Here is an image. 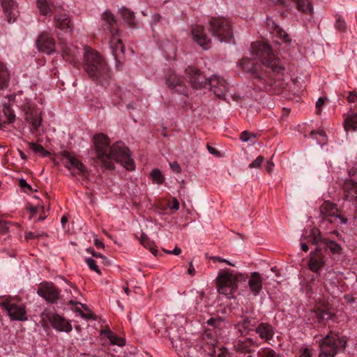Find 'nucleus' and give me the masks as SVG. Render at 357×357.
Returning <instances> with one entry per match:
<instances>
[{"instance_id":"nucleus-2","label":"nucleus","mask_w":357,"mask_h":357,"mask_svg":"<svg viewBox=\"0 0 357 357\" xmlns=\"http://www.w3.org/2000/svg\"><path fill=\"white\" fill-rule=\"evenodd\" d=\"M238 66L245 72L252 75L255 86L260 91L279 94L285 89L287 84L283 79L273 78L270 73L260 71L259 66L254 64L252 61L248 58H243L238 62Z\"/></svg>"},{"instance_id":"nucleus-36","label":"nucleus","mask_w":357,"mask_h":357,"mask_svg":"<svg viewBox=\"0 0 357 357\" xmlns=\"http://www.w3.org/2000/svg\"><path fill=\"white\" fill-rule=\"evenodd\" d=\"M102 333L105 334L106 337L109 340L111 344L114 345L123 347L126 344L125 339L118 337L115 333H114L111 331H102Z\"/></svg>"},{"instance_id":"nucleus-45","label":"nucleus","mask_w":357,"mask_h":357,"mask_svg":"<svg viewBox=\"0 0 357 357\" xmlns=\"http://www.w3.org/2000/svg\"><path fill=\"white\" fill-rule=\"evenodd\" d=\"M151 176L153 181L157 183L158 184H161L164 181V176L162 174V172L158 169H154L153 170H152L151 173Z\"/></svg>"},{"instance_id":"nucleus-47","label":"nucleus","mask_w":357,"mask_h":357,"mask_svg":"<svg viewBox=\"0 0 357 357\" xmlns=\"http://www.w3.org/2000/svg\"><path fill=\"white\" fill-rule=\"evenodd\" d=\"M86 263L91 270L96 272L98 275H101V271L99 269L98 266H97L96 261L93 259H86Z\"/></svg>"},{"instance_id":"nucleus-38","label":"nucleus","mask_w":357,"mask_h":357,"mask_svg":"<svg viewBox=\"0 0 357 357\" xmlns=\"http://www.w3.org/2000/svg\"><path fill=\"white\" fill-rule=\"evenodd\" d=\"M310 137L317 139V143L320 145L325 144L327 142V137L323 130H312Z\"/></svg>"},{"instance_id":"nucleus-20","label":"nucleus","mask_w":357,"mask_h":357,"mask_svg":"<svg viewBox=\"0 0 357 357\" xmlns=\"http://www.w3.org/2000/svg\"><path fill=\"white\" fill-rule=\"evenodd\" d=\"M324 264V256L321 252V249L317 246L315 250L310 253L308 267L312 271L317 273Z\"/></svg>"},{"instance_id":"nucleus-40","label":"nucleus","mask_w":357,"mask_h":357,"mask_svg":"<svg viewBox=\"0 0 357 357\" xmlns=\"http://www.w3.org/2000/svg\"><path fill=\"white\" fill-rule=\"evenodd\" d=\"M344 128L347 131H356L357 130V112L347 119Z\"/></svg>"},{"instance_id":"nucleus-4","label":"nucleus","mask_w":357,"mask_h":357,"mask_svg":"<svg viewBox=\"0 0 357 357\" xmlns=\"http://www.w3.org/2000/svg\"><path fill=\"white\" fill-rule=\"evenodd\" d=\"M250 52L255 59L271 70L275 75H283L285 67L281 59L273 52L271 45L266 43L256 41L251 43Z\"/></svg>"},{"instance_id":"nucleus-62","label":"nucleus","mask_w":357,"mask_h":357,"mask_svg":"<svg viewBox=\"0 0 357 357\" xmlns=\"http://www.w3.org/2000/svg\"><path fill=\"white\" fill-rule=\"evenodd\" d=\"M300 357H311L310 350L307 348L301 350Z\"/></svg>"},{"instance_id":"nucleus-17","label":"nucleus","mask_w":357,"mask_h":357,"mask_svg":"<svg viewBox=\"0 0 357 357\" xmlns=\"http://www.w3.org/2000/svg\"><path fill=\"white\" fill-rule=\"evenodd\" d=\"M194 40L203 49L208 50L211 46V39L206 36L204 28L202 25H195L192 28Z\"/></svg>"},{"instance_id":"nucleus-56","label":"nucleus","mask_w":357,"mask_h":357,"mask_svg":"<svg viewBox=\"0 0 357 357\" xmlns=\"http://www.w3.org/2000/svg\"><path fill=\"white\" fill-rule=\"evenodd\" d=\"M163 18L159 14H154L152 16V21L153 24H157L162 22Z\"/></svg>"},{"instance_id":"nucleus-18","label":"nucleus","mask_w":357,"mask_h":357,"mask_svg":"<svg viewBox=\"0 0 357 357\" xmlns=\"http://www.w3.org/2000/svg\"><path fill=\"white\" fill-rule=\"evenodd\" d=\"M39 51L51 54L55 51V43L54 38L47 33H42L36 41Z\"/></svg>"},{"instance_id":"nucleus-33","label":"nucleus","mask_w":357,"mask_h":357,"mask_svg":"<svg viewBox=\"0 0 357 357\" xmlns=\"http://www.w3.org/2000/svg\"><path fill=\"white\" fill-rule=\"evenodd\" d=\"M119 12L123 20L130 27H135V14L132 11L126 8H122Z\"/></svg>"},{"instance_id":"nucleus-41","label":"nucleus","mask_w":357,"mask_h":357,"mask_svg":"<svg viewBox=\"0 0 357 357\" xmlns=\"http://www.w3.org/2000/svg\"><path fill=\"white\" fill-rule=\"evenodd\" d=\"M3 116L7 119L6 122L8 123H12L15 121V115L14 114L13 110L11 109L10 105H4L3 107Z\"/></svg>"},{"instance_id":"nucleus-54","label":"nucleus","mask_w":357,"mask_h":357,"mask_svg":"<svg viewBox=\"0 0 357 357\" xmlns=\"http://www.w3.org/2000/svg\"><path fill=\"white\" fill-rule=\"evenodd\" d=\"M170 167L172 169V171L174 172L175 173L178 174L181 172V169L177 162L170 163Z\"/></svg>"},{"instance_id":"nucleus-48","label":"nucleus","mask_w":357,"mask_h":357,"mask_svg":"<svg viewBox=\"0 0 357 357\" xmlns=\"http://www.w3.org/2000/svg\"><path fill=\"white\" fill-rule=\"evenodd\" d=\"M335 28L340 31H344L346 29V23L340 15L336 16Z\"/></svg>"},{"instance_id":"nucleus-13","label":"nucleus","mask_w":357,"mask_h":357,"mask_svg":"<svg viewBox=\"0 0 357 357\" xmlns=\"http://www.w3.org/2000/svg\"><path fill=\"white\" fill-rule=\"evenodd\" d=\"M185 73L192 88L199 89L207 85V79L205 76L195 67L188 66Z\"/></svg>"},{"instance_id":"nucleus-3","label":"nucleus","mask_w":357,"mask_h":357,"mask_svg":"<svg viewBox=\"0 0 357 357\" xmlns=\"http://www.w3.org/2000/svg\"><path fill=\"white\" fill-rule=\"evenodd\" d=\"M83 68L89 78L96 84L104 86L109 83L111 73L108 65L96 50L85 47Z\"/></svg>"},{"instance_id":"nucleus-28","label":"nucleus","mask_w":357,"mask_h":357,"mask_svg":"<svg viewBox=\"0 0 357 357\" xmlns=\"http://www.w3.org/2000/svg\"><path fill=\"white\" fill-rule=\"evenodd\" d=\"M54 25L61 30L73 31V23L66 13L55 14L54 17Z\"/></svg>"},{"instance_id":"nucleus-23","label":"nucleus","mask_w":357,"mask_h":357,"mask_svg":"<svg viewBox=\"0 0 357 357\" xmlns=\"http://www.w3.org/2000/svg\"><path fill=\"white\" fill-rule=\"evenodd\" d=\"M309 315L314 322L322 323L326 320L332 319L335 313L328 308L324 307L312 310Z\"/></svg>"},{"instance_id":"nucleus-58","label":"nucleus","mask_w":357,"mask_h":357,"mask_svg":"<svg viewBox=\"0 0 357 357\" xmlns=\"http://www.w3.org/2000/svg\"><path fill=\"white\" fill-rule=\"evenodd\" d=\"M40 215L38 218V220L43 221L47 217V215H45V206L43 205L40 206Z\"/></svg>"},{"instance_id":"nucleus-53","label":"nucleus","mask_w":357,"mask_h":357,"mask_svg":"<svg viewBox=\"0 0 357 357\" xmlns=\"http://www.w3.org/2000/svg\"><path fill=\"white\" fill-rule=\"evenodd\" d=\"M26 208L30 212V213L31 214V215L30 217V219H31L33 215H36V213L38 211H40V206H30L26 207Z\"/></svg>"},{"instance_id":"nucleus-14","label":"nucleus","mask_w":357,"mask_h":357,"mask_svg":"<svg viewBox=\"0 0 357 357\" xmlns=\"http://www.w3.org/2000/svg\"><path fill=\"white\" fill-rule=\"evenodd\" d=\"M38 294L46 301L51 303H56L60 292L52 283L45 282L41 284L37 290Z\"/></svg>"},{"instance_id":"nucleus-50","label":"nucleus","mask_w":357,"mask_h":357,"mask_svg":"<svg viewBox=\"0 0 357 357\" xmlns=\"http://www.w3.org/2000/svg\"><path fill=\"white\" fill-rule=\"evenodd\" d=\"M252 137L255 138V135L249 132L248 131H243L241 132L240 139L243 142H248Z\"/></svg>"},{"instance_id":"nucleus-61","label":"nucleus","mask_w":357,"mask_h":357,"mask_svg":"<svg viewBox=\"0 0 357 357\" xmlns=\"http://www.w3.org/2000/svg\"><path fill=\"white\" fill-rule=\"evenodd\" d=\"M207 149L210 153L215 155L216 156L220 155V152L218 150H216L215 148H213V146H211L210 145H207Z\"/></svg>"},{"instance_id":"nucleus-16","label":"nucleus","mask_w":357,"mask_h":357,"mask_svg":"<svg viewBox=\"0 0 357 357\" xmlns=\"http://www.w3.org/2000/svg\"><path fill=\"white\" fill-rule=\"evenodd\" d=\"M207 84L210 85L211 90L217 97L225 99L228 90V84L223 78L213 75L207 80Z\"/></svg>"},{"instance_id":"nucleus-31","label":"nucleus","mask_w":357,"mask_h":357,"mask_svg":"<svg viewBox=\"0 0 357 357\" xmlns=\"http://www.w3.org/2000/svg\"><path fill=\"white\" fill-rule=\"evenodd\" d=\"M102 20L105 22L103 24L104 29H108L111 35L113 33H115L116 31H119L116 27V20L115 17L110 11H105L102 16Z\"/></svg>"},{"instance_id":"nucleus-27","label":"nucleus","mask_w":357,"mask_h":357,"mask_svg":"<svg viewBox=\"0 0 357 357\" xmlns=\"http://www.w3.org/2000/svg\"><path fill=\"white\" fill-rule=\"evenodd\" d=\"M54 328L59 331L70 332L72 331L71 324L63 317L55 314L50 319Z\"/></svg>"},{"instance_id":"nucleus-10","label":"nucleus","mask_w":357,"mask_h":357,"mask_svg":"<svg viewBox=\"0 0 357 357\" xmlns=\"http://www.w3.org/2000/svg\"><path fill=\"white\" fill-rule=\"evenodd\" d=\"M0 306L5 310L12 320L25 321L27 319L24 305L5 300L0 303Z\"/></svg>"},{"instance_id":"nucleus-25","label":"nucleus","mask_w":357,"mask_h":357,"mask_svg":"<svg viewBox=\"0 0 357 357\" xmlns=\"http://www.w3.org/2000/svg\"><path fill=\"white\" fill-rule=\"evenodd\" d=\"M167 84L168 86L178 93L185 94L187 92V88L184 84L183 79L175 74L169 75L167 79Z\"/></svg>"},{"instance_id":"nucleus-19","label":"nucleus","mask_w":357,"mask_h":357,"mask_svg":"<svg viewBox=\"0 0 357 357\" xmlns=\"http://www.w3.org/2000/svg\"><path fill=\"white\" fill-rule=\"evenodd\" d=\"M109 43L112 54L116 61H118L124 55V46L121 39L119 38V31H116L115 33L111 35Z\"/></svg>"},{"instance_id":"nucleus-11","label":"nucleus","mask_w":357,"mask_h":357,"mask_svg":"<svg viewBox=\"0 0 357 357\" xmlns=\"http://www.w3.org/2000/svg\"><path fill=\"white\" fill-rule=\"evenodd\" d=\"M320 213L323 218L331 223L339 221L340 224L343 225L347 222V218L337 214L336 204L329 201H325L321 204L320 206Z\"/></svg>"},{"instance_id":"nucleus-42","label":"nucleus","mask_w":357,"mask_h":357,"mask_svg":"<svg viewBox=\"0 0 357 357\" xmlns=\"http://www.w3.org/2000/svg\"><path fill=\"white\" fill-rule=\"evenodd\" d=\"M257 357H279V354L271 348L263 347L258 351Z\"/></svg>"},{"instance_id":"nucleus-22","label":"nucleus","mask_w":357,"mask_h":357,"mask_svg":"<svg viewBox=\"0 0 357 357\" xmlns=\"http://www.w3.org/2000/svg\"><path fill=\"white\" fill-rule=\"evenodd\" d=\"M267 25L270 27L271 32L276 37L278 40L275 42L278 43H283L287 46L291 44V39L289 34L283 29H282L274 21L268 20Z\"/></svg>"},{"instance_id":"nucleus-59","label":"nucleus","mask_w":357,"mask_h":357,"mask_svg":"<svg viewBox=\"0 0 357 357\" xmlns=\"http://www.w3.org/2000/svg\"><path fill=\"white\" fill-rule=\"evenodd\" d=\"M39 236L40 235L36 232L29 231L26 234L25 238H26V239L29 240V239H33V238H38Z\"/></svg>"},{"instance_id":"nucleus-55","label":"nucleus","mask_w":357,"mask_h":357,"mask_svg":"<svg viewBox=\"0 0 357 357\" xmlns=\"http://www.w3.org/2000/svg\"><path fill=\"white\" fill-rule=\"evenodd\" d=\"M19 185L22 188H27L29 190H31L32 188L29 184L27 183L26 180L21 178L19 181Z\"/></svg>"},{"instance_id":"nucleus-29","label":"nucleus","mask_w":357,"mask_h":357,"mask_svg":"<svg viewBox=\"0 0 357 357\" xmlns=\"http://www.w3.org/2000/svg\"><path fill=\"white\" fill-rule=\"evenodd\" d=\"M248 286L251 294L256 296L262 289V278L259 273L253 272L248 280Z\"/></svg>"},{"instance_id":"nucleus-30","label":"nucleus","mask_w":357,"mask_h":357,"mask_svg":"<svg viewBox=\"0 0 357 357\" xmlns=\"http://www.w3.org/2000/svg\"><path fill=\"white\" fill-rule=\"evenodd\" d=\"M344 197L349 202H357V183L353 180L345 181L343 185Z\"/></svg>"},{"instance_id":"nucleus-49","label":"nucleus","mask_w":357,"mask_h":357,"mask_svg":"<svg viewBox=\"0 0 357 357\" xmlns=\"http://www.w3.org/2000/svg\"><path fill=\"white\" fill-rule=\"evenodd\" d=\"M264 161V158L259 155L252 163L249 165L250 168H259Z\"/></svg>"},{"instance_id":"nucleus-46","label":"nucleus","mask_w":357,"mask_h":357,"mask_svg":"<svg viewBox=\"0 0 357 357\" xmlns=\"http://www.w3.org/2000/svg\"><path fill=\"white\" fill-rule=\"evenodd\" d=\"M211 356L213 357H232L231 354L225 347L220 348L218 354L215 350H213Z\"/></svg>"},{"instance_id":"nucleus-12","label":"nucleus","mask_w":357,"mask_h":357,"mask_svg":"<svg viewBox=\"0 0 357 357\" xmlns=\"http://www.w3.org/2000/svg\"><path fill=\"white\" fill-rule=\"evenodd\" d=\"M61 155L62 162L67 169L71 171L72 174L82 175L86 172V169L82 162L72 155L70 152L63 151Z\"/></svg>"},{"instance_id":"nucleus-1","label":"nucleus","mask_w":357,"mask_h":357,"mask_svg":"<svg viewBox=\"0 0 357 357\" xmlns=\"http://www.w3.org/2000/svg\"><path fill=\"white\" fill-rule=\"evenodd\" d=\"M93 143L96 158L105 167L113 169L114 162H120L127 170L135 169V162L130 153L123 142H117L109 146L110 140L102 133L93 136Z\"/></svg>"},{"instance_id":"nucleus-24","label":"nucleus","mask_w":357,"mask_h":357,"mask_svg":"<svg viewBox=\"0 0 357 357\" xmlns=\"http://www.w3.org/2000/svg\"><path fill=\"white\" fill-rule=\"evenodd\" d=\"M1 6L8 22H14L18 16L17 6L14 0H1Z\"/></svg>"},{"instance_id":"nucleus-7","label":"nucleus","mask_w":357,"mask_h":357,"mask_svg":"<svg viewBox=\"0 0 357 357\" xmlns=\"http://www.w3.org/2000/svg\"><path fill=\"white\" fill-rule=\"evenodd\" d=\"M208 30L220 42H229L233 38L232 24L225 17H211L208 21Z\"/></svg>"},{"instance_id":"nucleus-5","label":"nucleus","mask_w":357,"mask_h":357,"mask_svg":"<svg viewBox=\"0 0 357 357\" xmlns=\"http://www.w3.org/2000/svg\"><path fill=\"white\" fill-rule=\"evenodd\" d=\"M245 280V277L243 274H234L229 270H221L216 278L218 291L219 294L230 297L236 291L238 283Z\"/></svg>"},{"instance_id":"nucleus-32","label":"nucleus","mask_w":357,"mask_h":357,"mask_svg":"<svg viewBox=\"0 0 357 357\" xmlns=\"http://www.w3.org/2000/svg\"><path fill=\"white\" fill-rule=\"evenodd\" d=\"M254 326L255 320L253 319L247 318L243 319L241 322L238 323L236 327L238 328L239 333L243 335L250 331H252Z\"/></svg>"},{"instance_id":"nucleus-57","label":"nucleus","mask_w":357,"mask_h":357,"mask_svg":"<svg viewBox=\"0 0 357 357\" xmlns=\"http://www.w3.org/2000/svg\"><path fill=\"white\" fill-rule=\"evenodd\" d=\"M211 259H212V260H213L214 261L225 262V263L228 264H229V265H230V266H234V264H232V263H231L230 261H227V260H226V259H222V258H221V257H213L211 258Z\"/></svg>"},{"instance_id":"nucleus-37","label":"nucleus","mask_w":357,"mask_h":357,"mask_svg":"<svg viewBox=\"0 0 357 357\" xmlns=\"http://www.w3.org/2000/svg\"><path fill=\"white\" fill-rule=\"evenodd\" d=\"M296 7L298 10L305 13L312 14L313 12V7L309 0H297Z\"/></svg>"},{"instance_id":"nucleus-15","label":"nucleus","mask_w":357,"mask_h":357,"mask_svg":"<svg viewBox=\"0 0 357 357\" xmlns=\"http://www.w3.org/2000/svg\"><path fill=\"white\" fill-rule=\"evenodd\" d=\"M61 49L62 51V56L63 59L71 63H79L81 58L82 51L79 50L77 47L67 44L66 43H60Z\"/></svg>"},{"instance_id":"nucleus-51","label":"nucleus","mask_w":357,"mask_h":357,"mask_svg":"<svg viewBox=\"0 0 357 357\" xmlns=\"http://www.w3.org/2000/svg\"><path fill=\"white\" fill-rule=\"evenodd\" d=\"M203 338L206 341V338H208V339L210 338V341L207 342V343L209 344H211L212 346H214L218 342L216 335L213 337L211 333H206L204 335Z\"/></svg>"},{"instance_id":"nucleus-8","label":"nucleus","mask_w":357,"mask_h":357,"mask_svg":"<svg viewBox=\"0 0 357 357\" xmlns=\"http://www.w3.org/2000/svg\"><path fill=\"white\" fill-rule=\"evenodd\" d=\"M308 241L321 250L322 248L329 249L333 254H339L342 250L339 244L324 238L317 228H313L311 230L308 236Z\"/></svg>"},{"instance_id":"nucleus-9","label":"nucleus","mask_w":357,"mask_h":357,"mask_svg":"<svg viewBox=\"0 0 357 357\" xmlns=\"http://www.w3.org/2000/svg\"><path fill=\"white\" fill-rule=\"evenodd\" d=\"M22 110L24 113L25 120L31 125V132H37L41 125V111L32 102H26L23 105Z\"/></svg>"},{"instance_id":"nucleus-21","label":"nucleus","mask_w":357,"mask_h":357,"mask_svg":"<svg viewBox=\"0 0 357 357\" xmlns=\"http://www.w3.org/2000/svg\"><path fill=\"white\" fill-rule=\"evenodd\" d=\"M255 347L257 345L253 340L249 337L238 340L234 343V350L241 354H250L255 351ZM247 357H252V356L248 355Z\"/></svg>"},{"instance_id":"nucleus-52","label":"nucleus","mask_w":357,"mask_h":357,"mask_svg":"<svg viewBox=\"0 0 357 357\" xmlns=\"http://www.w3.org/2000/svg\"><path fill=\"white\" fill-rule=\"evenodd\" d=\"M87 252L91 253L95 257L100 258L102 260V263H105L107 261L106 257L103 255H102V254H100L99 252H96L92 248L87 249Z\"/></svg>"},{"instance_id":"nucleus-43","label":"nucleus","mask_w":357,"mask_h":357,"mask_svg":"<svg viewBox=\"0 0 357 357\" xmlns=\"http://www.w3.org/2000/svg\"><path fill=\"white\" fill-rule=\"evenodd\" d=\"M28 145L29 146V149H31L36 153H38L42 156H47L49 155V152L47 151L40 144L34 142H29Z\"/></svg>"},{"instance_id":"nucleus-34","label":"nucleus","mask_w":357,"mask_h":357,"mask_svg":"<svg viewBox=\"0 0 357 357\" xmlns=\"http://www.w3.org/2000/svg\"><path fill=\"white\" fill-rule=\"evenodd\" d=\"M10 81V73L6 66L0 63V90L6 88Z\"/></svg>"},{"instance_id":"nucleus-26","label":"nucleus","mask_w":357,"mask_h":357,"mask_svg":"<svg viewBox=\"0 0 357 357\" xmlns=\"http://www.w3.org/2000/svg\"><path fill=\"white\" fill-rule=\"evenodd\" d=\"M259 337L268 342L271 340L275 334L273 327L268 323H261L255 329Z\"/></svg>"},{"instance_id":"nucleus-60","label":"nucleus","mask_w":357,"mask_h":357,"mask_svg":"<svg viewBox=\"0 0 357 357\" xmlns=\"http://www.w3.org/2000/svg\"><path fill=\"white\" fill-rule=\"evenodd\" d=\"M325 102H326V98H319L318 99V100L317 101V102H316V107H317V109L320 110L321 106L324 105Z\"/></svg>"},{"instance_id":"nucleus-64","label":"nucleus","mask_w":357,"mask_h":357,"mask_svg":"<svg viewBox=\"0 0 357 357\" xmlns=\"http://www.w3.org/2000/svg\"><path fill=\"white\" fill-rule=\"evenodd\" d=\"M356 93L355 91H351L349 93V96L347 97V100L350 102H354L356 100Z\"/></svg>"},{"instance_id":"nucleus-44","label":"nucleus","mask_w":357,"mask_h":357,"mask_svg":"<svg viewBox=\"0 0 357 357\" xmlns=\"http://www.w3.org/2000/svg\"><path fill=\"white\" fill-rule=\"evenodd\" d=\"M206 323L214 328L220 329L224 324V320L220 317H212L208 319Z\"/></svg>"},{"instance_id":"nucleus-39","label":"nucleus","mask_w":357,"mask_h":357,"mask_svg":"<svg viewBox=\"0 0 357 357\" xmlns=\"http://www.w3.org/2000/svg\"><path fill=\"white\" fill-rule=\"evenodd\" d=\"M36 3L41 15L45 16H50L52 15V10L46 0H37Z\"/></svg>"},{"instance_id":"nucleus-35","label":"nucleus","mask_w":357,"mask_h":357,"mask_svg":"<svg viewBox=\"0 0 357 357\" xmlns=\"http://www.w3.org/2000/svg\"><path fill=\"white\" fill-rule=\"evenodd\" d=\"M140 243L145 248L150 250L151 252L156 256L158 253V250L154 247V243L148 237V236L142 233L139 238Z\"/></svg>"},{"instance_id":"nucleus-6","label":"nucleus","mask_w":357,"mask_h":357,"mask_svg":"<svg viewBox=\"0 0 357 357\" xmlns=\"http://www.w3.org/2000/svg\"><path fill=\"white\" fill-rule=\"evenodd\" d=\"M347 338L339 334L331 332L321 340L319 357H334L335 354L345 349Z\"/></svg>"},{"instance_id":"nucleus-63","label":"nucleus","mask_w":357,"mask_h":357,"mask_svg":"<svg viewBox=\"0 0 357 357\" xmlns=\"http://www.w3.org/2000/svg\"><path fill=\"white\" fill-rule=\"evenodd\" d=\"M170 208L174 210H178L179 208V202L176 198L173 199Z\"/></svg>"}]
</instances>
